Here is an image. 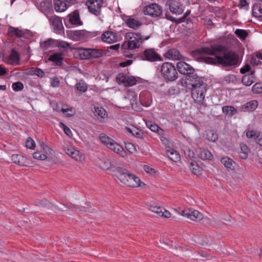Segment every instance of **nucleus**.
I'll list each match as a JSON object with an SVG mask.
<instances>
[{
	"mask_svg": "<svg viewBox=\"0 0 262 262\" xmlns=\"http://www.w3.org/2000/svg\"><path fill=\"white\" fill-rule=\"evenodd\" d=\"M195 53L199 54L202 61L209 64L229 66L236 65L238 62L237 56L234 52L221 45H214L209 48H201Z\"/></svg>",
	"mask_w": 262,
	"mask_h": 262,
	"instance_id": "nucleus-1",
	"label": "nucleus"
},
{
	"mask_svg": "<svg viewBox=\"0 0 262 262\" xmlns=\"http://www.w3.org/2000/svg\"><path fill=\"white\" fill-rule=\"evenodd\" d=\"M186 83L187 87L191 91V96L193 100L203 104L207 91V84L197 75L190 76ZM202 105L205 106L204 104Z\"/></svg>",
	"mask_w": 262,
	"mask_h": 262,
	"instance_id": "nucleus-2",
	"label": "nucleus"
},
{
	"mask_svg": "<svg viewBox=\"0 0 262 262\" xmlns=\"http://www.w3.org/2000/svg\"><path fill=\"white\" fill-rule=\"evenodd\" d=\"M40 7V10L47 16L50 24L52 25L54 32L56 34L62 35H64V28L61 17L56 15L52 16L48 15L51 12H53L52 5L51 1H47L41 2Z\"/></svg>",
	"mask_w": 262,
	"mask_h": 262,
	"instance_id": "nucleus-3",
	"label": "nucleus"
},
{
	"mask_svg": "<svg viewBox=\"0 0 262 262\" xmlns=\"http://www.w3.org/2000/svg\"><path fill=\"white\" fill-rule=\"evenodd\" d=\"M149 37V36L143 37L139 33L127 32L125 36V41L122 45L121 48L126 50L139 48L141 44Z\"/></svg>",
	"mask_w": 262,
	"mask_h": 262,
	"instance_id": "nucleus-4",
	"label": "nucleus"
},
{
	"mask_svg": "<svg viewBox=\"0 0 262 262\" xmlns=\"http://www.w3.org/2000/svg\"><path fill=\"white\" fill-rule=\"evenodd\" d=\"M116 176L124 185L131 187H137L140 185V179L130 173L127 170L118 167L116 169Z\"/></svg>",
	"mask_w": 262,
	"mask_h": 262,
	"instance_id": "nucleus-5",
	"label": "nucleus"
},
{
	"mask_svg": "<svg viewBox=\"0 0 262 262\" xmlns=\"http://www.w3.org/2000/svg\"><path fill=\"white\" fill-rule=\"evenodd\" d=\"M160 70L161 75L167 80L173 81L178 77V74L175 67L170 62H164L161 66Z\"/></svg>",
	"mask_w": 262,
	"mask_h": 262,
	"instance_id": "nucleus-6",
	"label": "nucleus"
},
{
	"mask_svg": "<svg viewBox=\"0 0 262 262\" xmlns=\"http://www.w3.org/2000/svg\"><path fill=\"white\" fill-rule=\"evenodd\" d=\"M139 58L150 62L161 61V57L153 49H147L139 54Z\"/></svg>",
	"mask_w": 262,
	"mask_h": 262,
	"instance_id": "nucleus-7",
	"label": "nucleus"
},
{
	"mask_svg": "<svg viewBox=\"0 0 262 262\" xmlns=\"http://www.w3.org/2000/svg\"><path fill=\"white\" fill-rule=\"evenodd\" d=\"M178 71L182 74L187 75V81L190 76L196 75L194 73V69L189 64L183 61H180L177 63Z\"/></svg>",
	"mask_w": 262,
	"mask_h": 262,
	"instance_id": "nucleus-8",
	"label": "nucleus"
},
{
	"mask_svg": "<svg viewBox=\"0 0 262 262\" xmlns=\"http://www.w3.org/2000/svg\"><path fill=\"white\" fill-rule=\"evenodd\" d=\"M162 12L163 10L161 6L155 3L146 6L144 9V13L145 15H148L153 17H157L161 16Z\"/></svg>",
	"mask_w": 262,
	"mask_h": 262,
	"instance_id": "nucleus-9",
	"label": "nucleus"
},
{
	"mask_svg": "<svg viewBox=\"0 0 262 262\" xmlns=\"http://www.w3.org/2000/svg\"><path fill=\"white\" fill-rule=\"evenodd\" d=\"M103 3V0H89L85 4L91 13L96 16H98L100 14L101 8Z\"/></svg>",
	"mask_w": 262,
	"mask_h": 262,
	"instance_id": "nucleus-10",
	"label": "nucleus"
},
{
	"mask_svg": "<svg viewBox=\"0 0 262 262\" xmlns=\"http://www.w3.org/2000/svg\"><path fill=\"white\" fill-rule=\"evenodd\" d=\"M171 13L176 15L182 13L183 9L179 0H168L165 5Z\"/></svg>",
	"mask_w": 262,
	"mask_h": 262,
	"instance_id": "nucleus-11",
	"label": "nucleus"
},
{
	"mask_svg": "<svg viewBox=\"0 0 262 262\" xmlns=\"http://www.w3.org/2000/svg\"><path fill=\"white\" fill-rule=\"evenodd\" d=\"M181 214L193 221H200L204 219L203 214L202 213L192 209L182 210Z\"/></svg>",
	"mask_w": 262,
	"mask_h": 262,
	"instance_id": "nucleus-12",
	"label": "nucleus"
},
{
	"mask_svg": "<svg viewBox=\"0 0 262 262\" xmlns=\"http://www.w3.org/2000/svg\"><path fill=\"white\" fill-rule=\"evenodd\" d=\"M116 81L118 83L123 84L126 86H133L137 82L134 77L127 76L123 73H120L117 76Z\"/></svg>",
	"mask_w": 262,
	"mask_h": 262,
	"instance_id": "nucleus-13",
	"label": "nucleus"
},
{
	"mask_svg": "<svg viewBox=\"0 0 262 262\" xmlns=\"http://www.w3.org/2000/svg\"><path fill=\"white\" fill-rule=\"evenodd\" d=\"M101 39L104 42L113 43L118 41V37L116 33L107 31L103 33L101 36Z\"/></svg>",
	"mask_w": 262,
	"mask_h": 262,
	"instance_id": "nucleus-14",
	"label": "nucleus"
},
{
	"mask_svg": "<svg viewBox=\"0 0 262 262\" xmlns=\"http://www.w3.org/2000/svg\"><path fill=\"white\" fill-rule=\"evenodd\" d=\"M107 147L123 158L125 157L127 155L126 152L123 148L114 140L112 142H110Z\"/></svg>",
	"mask_w": 262,
	"mask_h": 262,
	"instance_id": "nucleus-15",
	"label": "nucleus"
},
{
	"mask_svg": "<svg viewBox=\"0 0 262 262\" xmlns=\"http://www.w3.org/2000/svg\"><path fill=\"white\" fill-rule=\"evenodd\" d=\"M69 23L74 26H80L82 22L80 19L79 14L77 10H75L68 15Z\"/></svg>",
	"mask_w": 262,
	"mask_h": 262,
	"instance_id": "nucleus-16",
	"label": "nucleus"
},
{
	"mask_svg": "<svg viewBox=\"0 0 262 262\" xmlns=\"http://www.w3.org/2000/svg\"><path fill=\"white\" fill-rule=\"evenodd\" d=\"M164 56L166 58L172 60H180L182 57L179 51L174 48L168 50Z\"/></svg>",
	"mask_w": 262,
	"mask_h": 262,
	"instance_id": "nucleus-17",
	"label": "nucleus"
},
{
	"mask_svg": "<svg viewBox=\"0 0 262 262\" xmlns=\"http://www.w3.org/2000/svg\"><path fill=\"white\" fill-rule=\"evenodd\" d=\"M48 60L54 62L56 66H61L63 60V54L60 52L54 53L49 57Z\"/></svg>",
	"mask_w": 262,
	"mask_h": 262,
	"instance_id": "nucleus-18",
	"label": "nucleus"
},
{
	"mask_svg": "<svg viewBox=\"0 0 262 262\" xmlns=\"http://www.w3.org/2000/svg\"><path fill=\"white\" fill-rule=\"evenodd\" d=\"M139 98L143 106L148 107L151 105V100L150 98L149 93L147 92L141 93L139 96Z\"/></svg>",
	"mask_w": 262,
	"mask_h": 262,
	"instance_id": "nucleus-19",
	"label": "nucleus"
},
{
	"mask_svg": "<svg viewBox=\"0 0 262 262\" xmlns=\"http://www.w3.org/2000/svg\"><path fill=\"white\" fill-rule=\"evenodd\" d=\"M198 157L202 160H211L212 155L208 149L199 148L196 150Z\"/></svg>",
	"mask_w": 262,
	"mask_h": 262,
	"instance_id": "nucleus-20",
	"label": "nucleus"
},
{
	"mask_svg": "<svg viewBox=\"0 0 262 262\" xmlns=\"http://www.w3.org/2000/svg\"><path fill=\"white\" fill-rule=\"evenodd\" d=\"M125 23L129 28L134 30L137 29L142 25V23L140 20L132 17L127 18L125 20Z\"/></svg>",
	"mask_w": 262,
	"mask_h": 262,
	"instance_id": "nucleus-21",
	"label": "nucleus"
},
{
	"mask_svg": "<svg viewBox=\"0 0 262 262\" xmlns=\"http://www.w3.org/2000/svg\"><path fill=\"white\" fill-rule=\"evenodd\" d=\"M12 161L16 164L25 166L27 164V159L21 155L15 154L11 156Z\"/></svg>",
	"mask_w": 262,
	"mask_h": 262,
	"instance_id": "nucleus-22",
	"label": "nucleus"
},
{
	"mask_svg": "<svg viewBox=\"0 0 262 262\" xmlns=\"http://www.w3.org/2000/svg\"><path fill=\"white\" fill-rule=\"evenodd\" d=\"M254 72H252L250 74L244 75L242 78V83L246 86L251 85L254 82Z\"/></svg>",
	"mask_w": 262,
	"mask_h": 262,
	"instance_id": "nucleus-23",
	"label": "nucleus"
},
{
	"mask_svg": "<svg viewBox=\"0 0 262 262\" xmlns=\"http://www.w3.org/2000/svg\"><path fill=\"white\" fill-rule=\"evenodd\" d=\"M69 6V5L66 4L65 2H62L61 0H56L54 2V8L57 12H63Z\"/></svg>",
	"mask_w": 262,
	"mask_h": 262,
	"instance_id": "nucleus-24",
	"label": "nucleus"
},
{
	"mask_svg": "<svg viewBox=\"0 0 262 262\" xmlns=\"http://www.w3.org/2000/svg\"><path fill=\"white\" fill-rule=\"evenodd\" d=\"M72 37L74 40H83L87 35V33L84 30H76L72 32Z\"/></svg>",
	"mask_w": 262,
	"mask_h": 262,
	"instance_id": "nucleus-25",
	"label": "nucleus"
},
{
	"mask_svg": "<svg viewBox=\"0 0 262 262\" xmlns=\"http://www.w3.org/2000/svg\"><path fill=\"white\" fill-rule=\"evenodd\" d=\"M166 154L169 158L172 161L176 162L180 160V156L179 152L173 149L167 150Z\"/></svg>",
	"mask_w": 262,
	"mask_h": 262,
	"instance_id": "nucleus-26",
	"label": "nucleus"
},
{
	"mask_svg": "<svg viewBox=\"0 0 262 262\" xmlns=\"http://www.w3.org/2000/svg\"><path fill=\"white\" fill-rule=\"evenodd\" d=\"M221 163L227 168L233 169L234 168V162L230 158L225 157L221 158Z\"/></svg>",
	"mask_w": 262,
	"mask_h": 262,
	"instance_id": "nucleus-27",
	"label": "nucleus"
},
{
	"mask_svg": "<svg viewBox=\"0 0 262 262\" xmlns=\"http://www.w3.org/2000/svg\"><path fill=\"white\" fill-rule=\"evenodd\" d=\"M9 61L11 64H18L19 57L18 53L14 50H12V52L9 57Z\"/></svg>",
	"mask_w": 262,
	"mask_h": 262,
	"instance_id": "nucleus-28",
	"label": "nucleus"
},
{
	"mask_svg": "<svg viewBox=\"0 0 262 262\" xmlns=\"http://www.w3.org/2000/svg\"><path fill=\"white\" fill-rule=\"evenodd\" d=\"M55 42L56 40L52 38H50L43 42H41L40 47L43 50H47L49 47H53L55 46Z\"/></svg>",
	"mask_w": 262,
	"mask_h": 262,
	"instance_id": "nucleus-29",
	"label": "nucleus"
},
{
	"mask_svg": "<svg viewBox=\"0 0 262 262\" xmlns=\"http://www.w3.org/2000/svg\"><path fill=\"white\" fill-rule=\"evenodd\" d=\"M8 32L9 33L12 34V35L18 38L23 37L24 35V33L23 31L19 30L18 28L12 27H9Z\"/></svg>",
	"mask_w": 262,
	"mask_h": 262,
	"instance_id": "nucleus-30",
	"label": "nucleus"
},
{
	"mask_svg": "<svg viewBox=\"0 0 262 262\" xmlns=\"http://www.w3.org/2000/svg\"><path fill=\"white\" fill-rule=\"evenodd\" d=\"M258 106V102L256 100H252L246 103L245 108L247 111H252L255 110Z\"/></svg>",
	"mask_w": 262,
	"mask_h": 262,
	"instance_id": "nucleus-31",
	"label": "nucleus"
},
{
	"mask_svg": "<svg viewBox=\"0 0 262 262\" xmlns=\"http://www.w3.org/2000/svg\"><path fill=\"white\" fill-rule=\"evenodd\" d=\"M99 139L101 142L107 147L110 145V142H112L114 140L104 134H100Z\"/></svg>",
	"mask_w": 262,
	"mask_h": 262,
	"instance_id": "nucleus-32",
	"label": "nucleus"
},
{
	"mask_svg": "<svg viewBox=\"0 0 262 262\" xmlns=\"http://www.w3.org/2000/svg\"><path fill=\"white\" fill-rule=\"evenodd\" d=\"M75 86L78 91L82 93L86 92L88 89L87 85L83 80H80Z\"/></svg>",
	"mask_w": 262,
	"mask_h": 262,
	"instance_id": "nucleus-33",
	"label": "nucleus"
},
{
	"mask_svg": "<svg viewBox=\"0 0 262 262\" xmlns=\"http://www.w3.org/2000/svg\"><path fill=\"white\" fill-rule=\"evenodd\" d=\"M146 125L152 132L158 133L159 134L163 132V130L156 124L149 122H146Z\"/></svg>",
	"mask_w": 262,
	"mask_h": 262,
	"instance_id": "nucleus-34",
	"label": "nucleus"
},
{
	"mask_svg": "<svg viewBox=\"0 0 262 262\" xmlns=\"http://www.w3.org/2000/svg\"><path fill=\"white\" fill-rule=\"evenodd\" d=\"M71 150H73L72 155L71 156L72 158L77 161H82L84 159V156L81 152L75 149H72Z\"/></svg>",
	"mask_w": 262,
	"mask_h": 262,
	"instance_id": "nucleus-35",
	"label": "nucleus"
},
{
	"mask_svg": "<svg viewBox=\"0 0 262 262\" xmlns=\"http://www.w3.org/2000/svg\"><path fill=\"white\" fill-rule=\"evenodd\" d=\"M223 112L226 114L233 115L237 112L236 110L232 106H224L222 107Z\"/></svg>",
	"mask_w": 262,
	"mask_h": 262,
	"instance_id": "nucleus-36",
	"label": "nucleus"
},
{
	"mask_svg": "<svg viewBox=\"0 0 262 262\" xmlns=\"http://www.w3.org/2000/svg\"><path fill=\"white\" fill-rule=\"evenodd\" d=\"M79 52L81 59L91 58V49H81Z\"/></svg>",
	"mask_w": 262,
	"mask_h": 262,
	"instance_id": "nucleus-37",
	"label": "nucleus"
},
{
	"mask_svg": "<svg viewBox=\"0 0 262 262\" xmlns=\"http://www.w3.org/2000/svg\"><path fill=\"white\" fill-rule=\"evenodd\" d=\"M95 114L96 115L102 118L105 117L106 112L105 110L101 107H95Z\"/></svg>",
	"mask_w": 262,
	"mask_h": 262,
	"instance_id": "nucleus-38",
	"label": "nucleus"
},
{
	"mask_svg": "<svg viewBox=\"0 0 262 262\" xmlns=\"http://www.w3.org/2000/svg\"><path fill=\"white\" fill-rule=\"evenodd\" d=\"M235 34L241 39H245L248 36V33L246 30L236 29Z\"/></svg>",
	"mask_w": 262,
	"mask_h": 262,
	"instance_id": "nucleus-39",
	"label": "nucleus"
},
{
	"mask_svg": "<svg viewBox=\"0 0 262 262\" xmlns=\"http://www.w3.org/2000/svg\"><path fill=\"white\" fill-rule=\"evenodd\" d=\"M113 166V163L108 159H104L101 165V168L104 170L108 169Z\"/></svg>",
	"mask_w": 262,
	"mask_h": 262,
	"instance_id": "nucleus-40",
	"label": "nucleus"
},
{
	"mask_svg": "<svg viewBox=\"0 0 262 262\" xmlns=\"http://www.w3.org/2000/svg\"><path fill=\"white\" fill-rule=\"evenodd\" d=\"M184 155L186 158H189L190 159H192L194 156V152L193 150L190 149V148L188 147H185L183 148Z\"/></svg>",
	"mask_w": 262,
	"mask_h": 262,
	"instance_id": "nucleus-41",
	"label": "nucleus"
},
{
	"mask_svg": "<svg viewBox=\"0 0 262 262\" xmlns=\"http://www.w3.org/2000/svg\"><path fill=\"white\" fill-rule=\"evenodd\" d=\"M207 137L208 140L213 142H215L218 139L217 134L212 130L208 132Z\"/></svg>",
	"mask_w": 262,
	"mask_h": 262,
	"instance_id": "nucleus-42",
	"label": "nucleus"
},
{
	"mask_svg": "<svg viewBox=\"0 0 262 262\" xmlns=\"http://www.w3.org/2000/svg\"><path fill=\"white\" fill-rule=\"evenodd\" d=\"M91 58H97L102 56V53L100 50L95 49H91Z\"/></svg>",
	"mask_w": 262,
	"mask_h": 262,
	"instance_id": "nucleus-43",
	"label": "nucleus"
},
{
	"mask_svg": "<svg viewBox=\"0 0 262 262\" xmlns=\"http://www.w3.org/2000/svg\"><path fill=\"white\" fill-rule=\"evenodd\" d=\"M149 209L151 212L156 213L159 216H161L162 211L164 210V208L161 207H157L155 206H150Z\"/></svg>",
	"mask_w": 262,
	"mask_h": 262,
	"instance_id": "nucleus-44",
	"label": "nucleus"
},
{
	"mask_svg": "<svg viewBox=\"0 0 262 262\" xmlns=\"http://www.w3.org/2000/svg\"><path fill=\"white\" fill-rule=\"evenodd\" d=\"M246 136L248 138H252L255 139L259 136V133L255 130H248L246 132Z\"/></svg>",
	"mask_w": 262,
	"mask_h": 262,
	"instance_id": "nucleus-45",
	"label": "nucleus"
},
{
	"mask_svg": "<svg viewBox=\"0 0 262 262\" xmlns=\"http://www.w3.org/2000/svg\"><path fill=\"white\" fill-rule=\"evenodd\" d=\"M252 91L254 93H262V84L259 83H255L252 87Z\"/></svg>",
	"mask_w": 262,
	"mask_h": 262,
	"instance_id": "nucleus-46",
	"label": "nucleus"
},
{
	"mask_svg": "<svg viewBox=\"0 0 262 262\" xmlns=\"http://www.w3.org/2000/svg\"><path fill=\"white\" fill-rule=\"evenodd\" d=\"M26 146L28 148L33 149L35 147V143L31 138L29 137L26 141Z\"/></svg>",
	"mask_w": 262,
	"mask_h": 262,
	"instance_id": "nucleus-47",
	"label": "nucleus"
},
{
	"mask_svg": "<svg viewBox=\"0 0 262 262\" xmlns=\"http://www.w3.org/2000/svg\"><path fill=\"white\" fill-rule=\"evenodd\" d=\"M33 157L34 159L40 160H44L46 159L47 157L45 154H42L41 152L38 151L33 154Z\"/></svg>",
	"mask_w": 262,
	"mask_h": 262,
	"instance_id": "nucleus-48",
	"label": "nucleus"
},
{
	"mask_svg": "<svg viewBox=\"0 0 262 262\" xmlns=\"http://www.w3.org/2000/svg\"><path fill=\"white\" fill-rule=\"evenodd\" d=\"M12 89L14 91H19L24 88L23 84L20 82L13 83L12 85Z\"/></svg>",
	"mask_w": 262,
	"mask_h": 262,
	"instance_id": "nucleus-49",
	"label": "nucleus"
},
{
	"mask_svg": "<svg viewBox=\"0 0 262 262\" xmlns=\"http://www.w3.org/2000/svg\"><path fill=\"white\" fill-rule=\"evenodd\" d=\"M191 166L190 169L192 173L194 174H200L201 172V169L198 165H194L192 162L190 163Z\"/></svg>",
	"mask_w": 262,
	"mask_h": 262,
	"instance_id": "nucleus-50",
	"label": "nucleus"
},
{
	"mask_svg": "<svg viewBox=\"0 0 262 262\" xmlns=\"http://www.w3.org/2000/svg\"><path fill=\"white\" fill-rule=\"evenodd\" d=\"M55 46L62 48H67L70 46V44L64 41L56 40Z\"/></svg>",
	"mask_w": 262,
	"mask_h": 262,
	"instance_id": "nucleus-51",
	"label": "nucleus"
},
{
	"mask_svg": "<svg viewBox=\"0 0 262 262\" xmlns=\"http://www.w3.org/2000/svg\"><path fill=\"white\" fill-rule=\"evenodd\" d=\"M126 149L130 153H134L136 151L135 145L132 143H127L125 144Z\"/></svg>",
	"mask_w": 262,
	"mask_h": 262,
	"instance_id": "nucleus-52",
	"label": "nucleus"
},
{
	"mask_svg": "<svg viewBox=\"0 0 262 262\" xmlns=\"http://www.w3.org/2000/svg\"><path fill=\"white\" fill-rule=\"evenodd\" d=\"M203 223L205 225H209L212 227H215L216 224L214 220H211L209 218L204 219Z\"/></svg>",
	"mask_w": 262,
	"mask_h": 262,
	"instance_id": "nucleus-53",
	"label": "nucleus"
},
{
	"mask_svg": "<svg viewBox=\"0 0 262 262\" xmlns=\"http://www.w3.org/2000/svg\"><path fill=\"white\" fill-rule=\"evenodd\" d=\"M32 72L33 73V74L36 75L41 78L44 77L45 75L44 72L42 71L41 69L37 68L34 69Z\"/></svg>",
	"mask_w": 262,
	"mask_h": 262,
	"instance_id": "nucleus-54",
	"label": "nucleus"
},
{
	"mask_svg": "<svg viewBox=\"0 0 262 262\" xmlns=\"http://www.w3.org/2000/svg\"><path fill=\"white\" fill-rule=\"evenodd\" d=\"M253 14L256 17L262 16V8L254 7L253 9Z\"/></svg>",
	"mask_w": 262,
	"mask_h": 262,
	"instance_id": "nucleus-55",
	"label": "nucleus"
},
{
	"mask_svg": "<svg viewBox=\"0 0 262 262\" xmlns=\"http://www.w3.org/2000/svg\"><path fill=\"white\" fill-rule=\"evenodd\" d=\"M60 126H63V131L67 136L69 137L71 136L72 132L68 126H66L63 123H60Z\"/></svg>",
	"mask_w": 262,
	"mask_h": 262,
	"instance_id": "nucleus-56",
	"label": "nucleus"
},
{
	"mask_svg": "<svg viewBox=\"0 0 262 262\" xmlns=\"http://www.w3.org/2000/svg\"><path fill=\"white\" fill-rule=\"evenodd\" d=\"M132 134L139 139H141L143 137V133L141 130H138L137 129L134 130V133H132Z\"/></svg>",
	"mask_w": 262,
	"mask_h": 262,
	"instance_id": "nucleus-57",
	"label": "nucleus"
},
{
	"mask_svg": "<svg viewBox=\"0 0 262 262\" xmlns=\"http://www.w3.org/2000/svg\"><path fill=\"white\" fill-rule=\"evenodd\" d=\"M260 59L258 58L257 56L256 57H252L251 59V63L254 66L260 64H261V62Z\"/></svg>",
	"mask_w": 262,
	"mask_h": 262,
	"instance_id": "nucleus-58",
	"label": "nucleus"
},
{
	"mask_svg": "<svg viewBox=\"0 0 262 262\" xmlns=\"http://www.w3.org/2000/svg\"><path fill=\"white\" fill-rule=\"evenodd\" d=\"M196 102L198 103V104L199 105V106L198 107V108L199 110V112L201 113H204L205 111V108L207 106V104L204 102V100L203 101L202 104H204L205 106H203L202 105L201 103H200L199 102Z\"/></svg>",
	"mask_w": 262,
	"mask_h": 262,
	"instance_id": "nucleus-59",
	"label": "nucleus"
},
{
	"mask_svg": "<svg viewBox=\"0 0 262 262\" xmlns=\"http://www.w3.org/2000/svg\"><path fill=\"white\" fill-rule=\"evenodd\" d=\"M250 69H251L250 66L248 64H247L241 69L240 72L241 73L244 74L247 72L250 71Z\"/></svg>",
	"mask_w": 262,
	"mask_h": 262,
	"instance_id": "nucleus-60",
	"label": "nucleus"
},
{
	"mask_svg": "<svg viewBox=\"0 0 262 262\" xmlns=\"http://www.w3.org/2000/svg\"><path fill=\"white\" fill-rule=\"evenodd\" d=\"M143 169L147 173H148L151 174L155 172L154 169L150 168L149 166L146 165H144Z\"/></svg>",
	"mask_w": 262,
	"mask_h": 262,
	"instance_id": "nucleus-61",
	"label": "nucleus"
},
{
	"mask_svg": "<svg viewBox=\"0 0 262 262\" xmlns=\"http://www.w3.org/2000/svg\"><path fill=\"white\" fill-rule=\"evenodd\" d=\"M133 62L132 60L128 59L126 61L121 62L120 63V66L121 67H126L130 65Z\"/></svg>",
	"mask_w": 262,
	"mask_h": 262,
	"instance_id": "nucleus-62",
	"label": "nucleus"
},
{
	"mask_svg": "<svg viewBox=\"0 0 262 262\" xmlns=\"http://www.w3.org/2000/svg\"><path fill=\"white\" fill-rule=\"evenodd\" d=\"M249 151L248 147L245 144H241V151L248 153Z\"/></svg>",
	"mask_w": 262,
	"mask_h": 262,
	"instance_id": "nucleus-63",
	"label": "nucleus"
},
{
	"mask_svg": "<svg viewBox=\"0 0 262 262\" xmlns=\"http://www.w3.org/2000/svg\"><path fill=\"white\" fill-rule=\"evenodd\" d=\"M165 16H166V18L168 20H170L173 22L177 21V19L176 18L173 17V16H171L168 12H166L165 13Z\"/></svg>",
	"mask_w": 262,
	"mask_h": 262,
	"instance_id": "nucleus-64",
	"label": "nucleus"
}]
</instances>
